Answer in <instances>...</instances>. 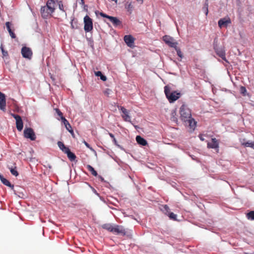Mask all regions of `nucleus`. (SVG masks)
Here are the masks:
<instances>
[{
    "label": "nucleus",
    "instance_id": "1",
    "mask_svg": "<svg viewBox=\"0 0 254 254\" xmlns=\"http://www.w3.org/2000/svg\"><path fill=\"white\" fill-rule=\"evenodd\" d=\"M164 92L167 98L170 103H172L176 101L180 98L181 95L180 93L176 91L171 92V88L168 86H165Z\"/></svg>",
    "mask_w": 254,
    "mask_h": 254
},
{
    "label": "nucleus",
    "instance_id": "2",
    "mask_svg": "<svg viewBox=\"0 0 254 254\" xmlns=\"http://www.w3.org/2000/svg\"><path fill=\"white\" fill-rule=\"evenodd\" d=\"M181 118L182 121L186 122L188 119L191 118L190 110L185 105H182L180 109Z\"/></svg>",
    "mask_w": 254,
    "mask_h": 254
},
{
    "label": "nucleus",
    "instance_id": "3",
    "mask_svg": "<svg viewBox=\"0 0 254 254\" xmlns=\"http://www.w3.org/2000/svg\"><path fill=\"white\" fill-rule=\"evenodd\" d=\"M118 109L122 112L121 116L123 120L125 122H129L131 125H133V123L131 120V116H130L129 112L125 107L122 106H118Z\"/></svg>",
    "mask_w": 254,
    "mask_h": 254
},
{
    "label": "nucleus",
    "instance_id": "4",
    "mask_svg": "<svg viewBox=\"0 0 254 254\" xmlns=\"http://www.w3.org/2000/svg\"><path fill=\"white\" fill-rule=\"evenodd\" d=\"M84 30L86 32H90L93 29V23L92 19L88 16L86 15L84 18Z\"/></svg>",
    "mask_w": 254,
    "mask_h": 254
},
{
    "label": "nucleus",
    "instance_id": "5",
    "mask_svg": "<svg viewBox=\"0 0 254 254\" xmlns=\"http://www.w3.org/2000/svg\"><path fill=\"white\" fill-rule=\"evenodd\" d=\"M163 40L165 42V43L167 44L169 46L175 48L177 46L178 43L176 41V40L172 37L165 35L163 37Z\"/></svg>",
    "mask_w": 254,
    "mask_h": 254
},
{
    "label": "nucleus",
    "instance_id": "6",
    "mask_svg": "<svg viewBox=\"0 0 254 254\" xmlns=\"http://www.w3.org/2000/svg\"><path fill=\"white\" fill-rule=\"evenodd\" d=\"M24 136L26 138H29L31 140L36 139V135L31 128H25L24 130Z\"/></svg>",
    "mask_w": 254,
    "mask_h": 254
},
{
    "label": "nucleus",
    "instance_id": "7",
    "mask_svg": "<svg viewBox=\"0 0 254 254\" xmlns=\"http://www.w3.org/2000/svg\"><path fill=\"white\" fill-rule=\"evenodd\" d=\"M11 115L16 120V126L17 130L19 131H21L22 130L23 127V123L21 117L18 115H15L14 114H11Z\"/></svg>",
    "mask_w": 254,
    "mask_h": 254
},
{
    "label": "nucleus",
    "instance_id": "8",
    "mask_svg": "<svg viewBox=\"0 0 254 254\" xmlns=\"http://www.w3.org/2000/svg\"><path fill=\"white\" fill-rule=\"evenodd\" d=\"M231 23V19L229 17H224L221 18L218 22V26L222 28L223 27H227L228 25Z\"/></svg>",
    "mask_w": 254,
    "mask_h": 254
},
{
    "label": "nucleus",
    "instance_id": "9",
    "mask_svg": "<svg viewBox=\"0 0 254 254\" xmlns=\"http://www.w3.org/2000/svg\"><path fill=\"white\" fill-rule=\"evenodd\" d=\"M21 54L24 58L30 59L32 55V52L29 48L24 47L21 49Z\"/></svg>",
    "mask_w": 254,
    "mask_h": 254
},
{
    "label": "nucleus",
    "instance_id": "10",
    "mask_svg": "<svg viewBox=\"0 0 254 254\" xmlns=\"http://www.w3.org/2000/svg\"><path fill=\"white\" fill-rule=\"evenodd\" d=\"M124 39L125 43L128 47L131 48L133 46L134 39L131 35H126L124 36Z\"/></svg>",
    "mask_w": 254,
    "mask_h": 254
},
{
    "label": "nucleus",
    "instance_id": "11",
    "mask_svg": "<svg viewBox=\"0 0 254 254\" xmlns=\"http://www.w3.org/2000/svg\"><path fill=\"white\" fill-rule=\"evenodd\" d=\"M58 0H48L46 3V7L49 9V12L53 13L55 9L56 2Z\"/></svg>",
    "mask_w": 254,
    "mask_h": 254
},
{
    "label": "nucleus",
    "instance_id": "12",
    "mask_svg": "<svg viewBox=\"0 0 254 254\" xmlns=\"http://www.w3.org/2000/svg\"><path fill=\"white\" fill-rule=\"evenodd\" d=\"M0 109L3 111L6 110V100L5 95L0 92Z\"/></svg>",
    "mask_w": 254,
    "mask_h": 254
},
{
    "label": "nucleus",
    "instance_id": "13",
    "mask_svg": "<svg viewBox=\"0 0 254 254\" xmlns=\"http://www.w3.org/2000/svg\"><path fill=\"white\" fill-rule=\"evenodd\" d=\"M113 233L119 234H122L124 235L126 234V231L122 226L116 225L113 227Z\"/></svg>",
    "mask_w": 254,
    "mask_h": 254
},
{
    "label": "nucleus",
    "instance_id": "14",
    "mask_svg": "<svg viewBox=\"0 0 254 254\" xmlns=\"http://www.w3.org/2000/svg\"><path fill=\"white\" fill-rule=\"evenodd\" d=\"M207 147L209 148L218 149L219 144L216 138H212L211 142L207 143Z\"/></svg>",
    "mask_w": 254,
    "mask_h": 254
},
{
    "label": "nucleus",
    "instance_id": "15",
    "mask_svg": "<svg viewBox=\"0 0 254 254\" xmlns=\"http://www.w3.org/2000/svg\"><path fill=\"white\" fill-rule=\"evenodd\" d=\"M41 13L44 18H47L49 15L52 14V13L49 12V9L46 7V5L41 7Z\"/></svg>",
    "mask_w": 254,
    "mask_h": 254
},
{
    "label": "nucleus",
    "instance_id": "16",
    "mask_svg": "<svg viewBox=\"0 0 254 254\" xmlns=\"http://www.w3.org/2000/svg\"><path fill=\"white\" fill-rule=\"evenodd\" d=\"M214 49L217 54L223 60L227 61L225 57V51L223 50V49L221 48H216V47H214Z\"/></svg>",
    "mask_w": 254,
    "mask_h": 254
},
{
    "label": "nucleus",
    "instance_id": "17",
    "mask_svg": "<svg viewBox=\"0 0 254 254\" xmlns=\"http://www.w3.org/2000/svg\"><path fill=\"white\" fill-rule=\"evenodd\" d=\"M187 124L189 125L190 128L192 129V130H194L196 125V122L194 121V120L191 118H190L188 120L187 122H186Z\"/></svg>",
    "mask_w": 254,
    "mask_h": 254
},
{
    "label": "nucleus",
    "instance_id": "18",
    "mask_svg": "<svg viewBox=\"0 0 254 254\" xmlns=\"http://www.w3.org/2000/svg\"><path fill=\"white\" fill-rule=\"evenodd\" d=\"M136 140L139 144L142 146H145L147 144L146 140L139 135L136 136Z\"/></svg>",
    "mask_w": 254,
    "mask_h": 254
},
{
    "label": "nucleus",
    "instance_id": "19",
    "mask_svg": "<svg viewBox=\"0 0 254 254\" xmlns=\"http://www.w3.org/2000/svg\"><path fill=\"white\" fill-rule=\"evenodd\" d=\"M22 189L19 187H16V189H14L13 188V190H12L14 191V193L15 195H18L20 197H22L24 195L23 193L21 191Z\"/></svg>",
    "mask_w": 254,
    "mask_h": 254
},
{
    "label": "nucleus",
    "instance_id": "20",
    "mask_svg": "<svg viewBox=\"0 0 254 254\" xmlns=\"http://www.w3.org/2000/svg\"><path fill=\"white\" fill-rule=\"evenodd\" d=\"M64 153L66 154L68 159L71 161H74L76 158L75 154L71 152L69 149L66 151Z\"/></svg>",
    "mask_w": 254,
    "mask_h": 254
},
{
    "label": "nucleus",
    "instance_id": "21",
    "mask_svg": "<svg viewBox=\"0 0 254 254\" xmlns=\"http://www.w3.org/2000/svg\"><path fill=\"white\" fill-rule=\"evenodd\" d=\"M58 145L60 149L62 150L64 153H65V152L69 149L68 147H66L61 141L58 142Z\"/></svg>",
    "mask_w": 254,
    "mask_h": 254
},
{
    "label": "nucleus",
    "instance_id": "22",
    "mask_svg": "<svg viewBox=\"0 0 254 254\" xmlns=\"http://www.w3.org/2000/svg\"><path fill=\"white\" fill-rule=\"evenodd\" d=\"M240 142H241V144L245 146V147H252V145H253V142H251V141L245 142V139H241Z\"/></svg>",
    "mask_w": 254,
    "mask_h": 254
},
{
    "label": "nucleus",
    "instance_id": "23",
    "mask_svg": "<svg viewBox=\"0 0 254 254\" xmlns=\"http://www.w3.org/2000/svg\"><path fill=\"white\" fill-rule=\"evenodd\" d=\"M111 22L113 23L114 26H117L121 25L122 23L121 21L117 17H114L113 18H112V20L111 21Z\"/></svg>",
    "mask_w": 254,
    "mask_h": 254
},
{
    "label": "nucleus",
    "instance_id": "24",
    "mask_svg": "<svg viewBox=\"0 0 254 254\" xmlns=\"http://www.w3.org/2000/svg\"><path fill=\"white\" fill-rule=\"evenodd\" d=\"M95 74L97 76H99L100 77V79L104 81L107 80V77L103 75L102 72L100 71H95Z\"/></svg>",
    "mask_w": 254,
    "mask_h": 254
},
{
    "label": "nucleus",
    "instance_id": "25",
    "mask_svg": "<svg viewBox=\"0 0 254 254\" xmlns=\"http://www.w3.org/2000/svg\"><path fill=\"white\" fill-rule=\"evenodd\" d=\"M113 227L114 226L112 225L111 224H104L103 226H102V227L105 229H106L110 232H112L113 231Z\"/></svg>",
    "mask_w": 254,
    "mask_h": 254
},
{
    "label": "nucleus",
    "instance_id": "26",
    "mask_svg": "<svg viewBox=\"0 0 254 254\" xmlns=\"http://www.w3.org/2000/svg\"><path fill=\"white\" fill-rule=\"evenodd\" d=\"M87 168L88 169V171H90L93 176H97V172L94 170V169L91 166H90L89 165H87Z\"/></svg>",
    "mask_w": 254,
    "mask_h": 254
},
{
    "label": "nucleus",
    "instance_id": "27",
    "mask_svg": "<svg viewBox=\"0 0 254 254\" xmlns=\"http://www.w3.org/2000/svg\"><path fill=\"white\" fill-rule=\"evenodd\" d=\"M1 182L5 186L10 187L12 190H13V185H12L6 179H3Z\"/></svg>",
    "mask_w": 254,
    "mask_h": 254
},
{
    "label": "nucleus",
    "instance_id": "28",
    "mask_svg": "<svg viewBox=\"0 0 254 254\" xmlns=\"http://www.w3.org/2000/svg\"><path fill=\"white\" fill-rule=\"evenodd\" d=\"M247 218L249 219L254 220V211L249 212L247 215Z\"/></svg>",
    "mask_w": 254,
    "mask_h": 254
},
{
    "label": "nucleus",
    "instance_id": "29",
    "mask_svg": "<svg viewBox=\"0 0 254 254\" xmlns=\"http://www.w3.org/2000/svg\"><path fill=\"white\" fill-rule=\"evenodd\" d=\"M176 50V52H177V55L181 58L182 59L183 57V53H182L181 51V49L180 48H179L178 47H177V46H176V47L174 48Z\"/></svg>",
    "mask_w": 254,
    "mask_h": 254
},
{
    "label": "nucleus",
    "instance_id": "30",
    "mask_svg": "<svg viewBox=\"0 0 254 254\" xmlns=\"http://www.w3.org/2000/svg\"><path fill=\"white\" fill-rule=\"evenodd\" d=\"M176 111H173L171 113V120L174 122H177V118L176 117Z\"/></svg>",
    "mask_w": 254,
    "mask_h": 254
},
{
    "label": "nucleus",
    "instance_id": "31",
    "mask_svg": "<svg viewBox=\"0 0 254 254\" xmlns=\"http://www.w3.org/2000/svg\"><path fill=\"white\" fill-rule=\"evenodd\" d=\"M126 7L128 11H130V13L131 12L133 9V5L131 2H127Z\"/></svg>",
    "mask_w": 254,
    "mask_h": 254
},
{
    "label": "nucleus",
    "instance_id": "32",
    "mask_svg": "<svg viewBox=\"0 0 254 254\" xmlns=\"http://www.w3.org/2000/svg\"><path fill=\"white\" fill-rule=\"evenodd\" d=\"M161 210L167 214L169 212V208L167 205L162 206Z\"/></svg>",
    "mask_w": 254,
    "mask_h": 254
},
{
    "label": "nucleus",
    "instance_id": "33",
    "mask_svg": "<svg viewBox=\"0 0 254 254\" xmlns=\"http://www.w3.org/2000/svg\"><path fill=\"white\" fill-rule=\"evenodd\" d=\"M100 15L103 17H106L108 18L110 20V21H111L112 20V18L114 17L113 16L108 15L104 13L103 12H100Z\"/></svg>",
    "mask_w": 254,
    "mask_h": 254
},
{
    "label": "nucleus",
    "instance_id": "34",
    "mask_svg": "<svg viewBox=\"0 0 254 254\" xmlns=\"http://www.w3.org/2000/svg\"><path fill=\"white\" fill-rule=\"evenodd\" d=\"M10 173L14 176L16 177L18 175V173L17 172V170H16V168H10Z\"/></svg>",
    "mask_w": 254,
    "mask_h": 254
},
{
    "label": "nucleus",
    "instance_id": "35",
    "mask_svg": "<svg viewBox=\"0 0 254 254\" xmlns=\"http://www.w3.org/2000/svg\"><path fill=\"white\" fill-rule=\"evenodd\" d=\"M167 215H168L169 218L171 219H173V220L176 219L177 215L173 212H169V213H168V214Z\"/></svg>",
    "mask_w": 254,
    "mask_h": 254
},
{
    "label": "nucleus",
    "instance_id": "36",
    "mask_svg": "<svg viewBox=\"0 0 254 254\" xmlns=\"http://www.w3.org/2000/svg\"><path fill=\"white\" fill-rule=\"evenodd\" d=\"M240 92L241 94H242L243 95L245 96L246 95L247 93V90L246 88L244 86H241L240 87Z\"/></svg>",
    "mask_w": 254,
    "mask_h": 254
},
{
    "label": "nucleus",
    "instance_id": "37",
    "mask_svg": "<svg viewBox=\"0 0 254 254\" xmlns=\"http://www.w3.org/2000/svg\"><path fill=\"white\" fill-rule=\"evenodd\" d=\"M65 127L69 132H70L71 133H73V130L71 129V127L70 125L69 124V123L65 125Z\"/></svg>",
    "mask_w": 254,
    "mask_h": 254
},
{
    "label": "nucleus",
    "instance_id": "38",
    "mask_svg": "<svg viewBox=\"0 0 254 254\" xmlns=\"http://www.w3.org/2000/svg\"><path fill=\"white\" fill-rule=\"evenodd\" d=\"M58 5H59V9L63 11H64V5H63V4L62 3V2L61 1H60L58 2Z\"/></svg>",
    "mask_w": 254,
    "mask_h": 254
},
{
    "label": "nucleus",
    "instance_id": "39",
    "mask_svg": "<svg viewBox=\"0 0 254 254\" xmlns=\"http://www.w3.org/2000/svg\"><path fill=\"white\" fill-rule=\"evenodd\" d=\"M55 111L58 114V115L61 118V119H62V117H63V113L60 111L58 109H56Z\"/></svg>",
    "mask_w": 254,
    "mask_h": 254
},
{
    "label": "nucleus",
    "instance_id": "40",
    "mask_svg": "<svg viewBox=\"0 0 254 254\" xmlns=\"http://www.w3.org/2000/svg\"><path fill=\"white\" fill-rule=\"evenodd\" d=\"M61 120L64 126L68 123L66 119L64 117H62Z\"/></svg>",
    "mask_w": 254,
    "mask_h": 254
},
{
    "label": "nucleus",
    "instance_id": "41",
    "mask_svg": "<svg viewBox=\"0 0 254 254\" xmlns=\"http://www.w3.org/2000/svg\"><path fill=\"white\" fill-rule=\"evenodd\" d=\"M5 25L8 31L11 30L10 28V23L9 22H6Z\"/></svg>",
    "mask_w": 254,
    "mask_h": 254
},
{
    "label": "nucleus",
    "instance_id": "42",
    "mask_svg": "<svg viewBox=\"0 0 254 254\" xmlns=\"http://www.w3.org/2000/svg\"><path fill=\"white\" fill-rule=\"evenodd\" d=\"M83 143L87 147L89 148L91 150L94 151L93 149L90 146V145L87 142H86L85 141H83Z\"/></svg>",
    "mask_w": 254,
    "mask_h": 254
},
{
    "label": "nucleus",
    "instance_id": "43",
    "mask_svg": "<svg viewBox=\"0 0 254 254\" xmlns=\"http://www.w3.org/2000/svg\"><path fill=\"white\" fill-rule=\"evenodd\" d=\"M11 37L12 38H15V35L14 34V33L12 32V30L8 31Z\"/></svg>",
    "mask_w": 254,
    "mask_h": 254
},
{
    "label": "nucleus",
    "instance_id": "44",
    "mask_svg": "<svg viewBox=\"0 0 254 254\" xmlns=\"http://www.w3.org/2000/svg\"><path fill=\"white\" fill-rule=\"evenodd\" d=\"M1 51L3 57L7 56L8 54L6 51H5L2 48H1Z\"/></svg>",
    "mask_w": 254,
    "mask_h": 254
},
{
    "label": "nucleus",
    "instance_id": "45",
    "mask_svg": "<svg viewBox=\"0 0 254 254\" xmlns=\"http://www.w3.org/2000/svg\"><path fill=\"white\" fill-rule=\"evenodd\" d=\"M111 90L110 89H107L104 91L105 94L109 95L110 94Z\"/></svg>",
    "mask_w": 254,
    "mask_h": 254
},
{
    "label": "nucleus",
    "instance_id": "46",
    "mask_svg": "<svg viewBox=\"0 0 254 254\" xmlns=\"http://www.w3.org/2000/svg\"><path fill=\"white\" fill-rule=\"evenodd\" d=\"M199 137L201 141H203V140H204V137H203V136H202V135H200L199 136Z\"/></svg>",
    "mask_w": 254,
    "mask_h": 254
},
{
    "label": "nucleus",
    "instance_id": "47",
    "mask_svg": "<svg viewBox=\"0 0 254 254\" xmlns=\"http://www.w3.org/2000/svg\"><path fill=\"white\" fill-rule=\"evenodd\" d=\"M80 2H79V3L81 5H83L84 4V0H80Z\"/></svg>",
    "mask_w": 254,
    "mask_h": 254
},
{
    "label": "nucleus",
    "instance_id": "48",
    "mask_svg": "<svg viewBox=\"0 0 254 254\" xmlns=\"http://www.w3.org/2000/svg\"><path fill=\"white\" fill-rule=\"evenodd\" d=\"M83 7V8L84 10H87V5H85V4L84 5H82Z\"/></svg>",
    "mask_w": 254,
    "mask_h": 254
},
{
    "label": "nucleus",
    "instance_id": "49",
    "mask_svg": "<svg viewBox=\"0 0 254 254\" xmlns=\"http://www.w3.org/2000/svg\"><path fill=\"white\" fill-rule=\"evenodd\" d=\"M109 134L110 136L111 137H112L113 139H114V138H115L114 135L112 133H109Z\"/></svg>",
    "mask_w": 254,
    "mask_h": 254
},
{
    "label": "nucleus",
    "instance_id": "50",
    "mask_svg": "<svg viewBox=\"0 0 254 254\" xmlns=\"http://www.w3.org/2000/svg\"><path fill=\"white\" fill-rule=\"evenodd\" d=\"M137 1L139 2L140 4H142L143 2V0H136Z\"/></svg>",
    "mask_w": 254,
    "mask_h": 254
},
{
    "label": "nucleus",
    "instance_id": "51",
    "mask_svg": "<svg viewBox=\"0 0 254 254\" xmlns=\"http://www.w3.org/2000/svg\"><path fill=\"white\" fill-rule=\"evenodd\" d=\"M3 179H4V178L3 177V176L1 175H0V180H1V181H2V180H3Z\"/></svg>",
    "mask_w": 254,
    "mask_h": 254
},
{
    "label": "nucleus",
    "instance_id": "52",
    "mask_svg": "<svg viewBox=\"0 0 254 254\" xmlns=\"http://www.w3.org/2000/svg\"><path fill=\"white\" fill-rule=\"evenodd\" d=\"M208 12V8H207V7H206V9H205V14L206 15H207Z\"/></svg>",
    "mask_w": 254,
    "mask_h": 254
},
{
    "label": "nucleus",
    "instance_id": "53",
    "mask_svg": "<svg viewBox=\"0 0 254 254\" xmlns=\"http://www.w3.org/2000/svg\"><path fill=\"white\" fill-rule=\"evenodd\" d=\"M113 141H114V142L115 143V144H116V143H117V140H116V138H114V139H113Z\"/></svg>",
    "mask_w": 254,
    "mask_h": 254
},
{
    "label": "nucleus",
    "instance_id": "54",
    "mask_svg": "<svg viewBox=\"0 0 254 254\" xmlns=\"http://www.w3.org/2000/svg\"><path fill=\"white\" fill-rule=\"evenodd\" d=\"M132 125L134 126V127L136 129H137V128H138V127L137 126L134 125L133 124V125Z\"/></svg>",
    "mask_w": 254,
    "mask_h": 254
},
{
    "label": "nucleus",
    "instance_id": "55",
    "mask_svg": "<svg viewBox=\"0 0 254 254\" xmlns=\"http://www.w3.org/2000/svg\"><path fill=\"white\" fill-rule=\"evenodd\" d=\"M252 148L254 149V142H253V145H252Z\"/></svg>",
    "mask_w": 254,
    "mask_h": 254
},
{
    "label": "nucleus",
    "instance_id": "56",
    "mask_svg": "<svg viewBox=\"0 0 254 254\" xmlns=\"http://www.w3.org/2000/svg\"><path fill=\"white\" fill-rule=\"evenodd\" d=\"M0 175H1V174H0Z\"/></svg>",
    "mask_w": 254,
    "mask_h": 254
}]
</instances>
